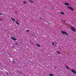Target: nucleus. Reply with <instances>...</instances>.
Here are the masks:
<instances>
[{
  "instance_id": "1",
  "label": "nucleus",
  "mask_w": 76,
  "mask_h": 76,
  "mask_svg": "<svg viewBox=\"0 0 76 76\" xmlns=\"http://www.w3.org/2000/svg\"><path fill=\"white\" fill-rule=\"evenodd\" d=\"M61 33L62 34H64V35H65V34L66 35H67V36L69 35L67 33V32H66V31H62Z\"/></svg>"
},
{
  "instance_id": "2",
  "label": "nucleus",
  "mask_w": 76,
  "mask_h": 76,
  "mask_svg": "<svg viewBox=\"0 0 76 76\" xmlns=\"http://www.w3.org/2000/svg\"><path fill=\"white\" fill-rule=\"evenodd\" d=\"M71 28L72 30V31H73V32H75V28H74L72 26L71 27Z\"/></svg>"
},
{
  "instance_id": "3",
  "label": "nucleus",
  "mask_w": 76,
  "mask_h": 76,
  "mask_svg": "<svg viewBox=\"0 0 76 76\" xmlns=\"http://www.w3.org/2000/svg\"><path fill=\"white\" fill-rule=\"evenodd\" d=\"M71 72H72L73 73H75V74L76 73V71H75L74 70H73V69L71 70Z\"/></svg>"
},
{
  "instance_id": "4",
  "label": "nucleus",
  "mask_w": 76,
  "mask_h": 76,
  "mask_svg": "<svg viewBox=\"0 0 76 76\" xmlns=\"http://www.w3.org/2000/svg\"><path fill=\"white\" fill-rule=\"evenodd\" d=\"M11 38H12L14 41H16L17 40V39H16L14 38L13 37H11Z\"/></svg>"
},
{
  "instance_id": "5",
  "label": "nucleus",
  "mask_w": 76,
  "mask_h": 76,
  "mask_svg": "<svg viewBox=\"0 0 76 76\" xmlns=\"http://www.w3.org/2000/svg\"><path fill=\"white\" fill-rule=\"evenodd\" d=\"M69 9L70 10H72V11H73V10H74L73 8H72V7H69Z\"/></svg>"
},
{
  "instance_id": "6",
  "label": "nucleus",
  "mask_w": 76,
  "mask_h": 76,
  "mask_svg": "<svg viewBox=\"0 0 76 76\" xmlns=\"http://www.w3.org/2000/svg\"><path fill=\"white\" fill-rule=\"evenodd\" d=\"M65 5H66V6H69V4H68V3H65Z\"/></svg>"
},
{
  "instance_id": "7",
  "label": "nucleus",
  "mask_w": 76,
  "mask_h": 76,
  "mask_svg": "<svg viewBox=\"0 0 76 76\" xmlns=\"http://www.w3.org/2000/svg\"><path fill=\"white\" fill-rule=\"evenodd\" d=\"M60 13H61V14H62V15H64V13L63 12H60Z\"/></svg>"
},
{
  "instance_id": "8",
  "label": "nucleus",
  "mask_w": 76,
  "mask_h": 76,
  "mask_svg": "<svg viewBox=\"0 0 76 76\" xmlns=\"http://www.w3.org/2000/svg\"><path fill=\"white\" fill-rule=\"evenodd\" d=\"M11 19H12V20L13 21H15V20L14 19H13V18H11Z\"/></svg>"
},
{
  "instance_id": "9",
  "label": "nucleus",
  "mask_w": 76,
  "mask_h": 76,
  "mask_svg": "<svg viewBox=\"0 0 76 76\" xmlns=\"http://www.w3.org/2000/svg\"><path fill=\"white\" fill-rule=\"evenodd\" d=\"M49 75L50 76H53V75L52 74H49Z\"/></svg>"
},
{
  "instance_id": "10",
  "label": "nucleus",
  "mask_w": 76,
  "mask_h": 76,
  "mask_svg": "<svg viewBox=\"0 0 76 76\" xmlns=\"http://www.w3.org/2000/svg\"><path fill=\"white\" fill-rule=\"evenodd\" d=\"M29 1L30 2V3H33V1H32V0H30Z\"/></svg>"
},
{
  "instance_id": "11",
  "label": "nucleus",
  "mask_w": 76,
  "mask_h": 76,
  "mask_svg": "<svg viewBox=\"0 0 76 76\" xmlns=\"http://www.w3.org/2000/svg\"><path fill=\"white\" fill-rule=\"evenodd\" d=\"M66 67L67 68V69H68V70H69V67H68V66H66Z\"/></svg>"
},
{
  "instance_id": "12",
  "label": "nucleus",
  "mask_w": 76,
  "mask_h": 76,
  "mask_svg": "<svg viewBox=\"0 0 76 76\" xmlns=\"http://www.w3.org/2000/svg\"><path fill=\"white\" fill-rule=\"evenodd\" d=\"M37 46H38V47H40V45H39L38 44H37Z\"/></svg>"
},
{
  "instance_id": "13",
  "label": "nucleus",
  "mask_w": 76,
  "mask_h": 76,
  "mask_svg": "<svg viewBox=\"0 0 76 76\" xmlns=\"http://www.w3.org/2000/svg\"><path fill=\"white\" fill-rule=\"evenodd\" d=\"M57 53H58V54H60V52H59L58 51H57Z\"/></svg>"
},
{
  "instance_id": "14",
  "label": "nucleus",
  "mask_w": 76,
  "mask_h": 76,
  "mask_svg": "<svg viewBox=\"0 0 76 76\" xmlns=\"http://www.w3.org/2000/svg\"><path fill=\"white\" fill-rule=\"evenodd\" d=\"M16 23H17V25H19V23H18V22H15Z\"/></svg>"
},
{
  "instance_id": "15",
  "label": "nucleus",
  "mask_w": 76,
  "mask_h": 76,
  "mask_svg": "<svg viewBox=\"0 0 76 76\" xmlns=\"http://www.w3.org/2000/svg\"><path fill=\"white\" fill-rule=\"evenodd\" d=\"M23 3H25V4H26V2H25V1H23Z\"/></svg>"
},
{
  "instance_id": "16",
  "label": "nucleus",
  "mask_w": 76,
  "mask_h": 76,
  "mask_svg": "<svg viewBox=\"0 0 76 76\" xmlns=\"http://www.w3.org/2000/svg\"><path fill=\"white\" fill-rule=\"evenodd\" d=\"M31 35L32 36H33V37H34V34H31Z\"/></svg>"
},
{
  "instance_id": "17",
  "label": "nucleus",
  "mask_w": 76,
  "mask_h": 76,
  "mask_svg": "<svg viewBox=\"0 0 76 76\" xmlns=\"http://www.w3.org/2000/svg\"><path fill=\"white\" fill-rule=\"evenodd\" d=\"M52 45H54V43H53V42H52Z\"/></svg>"
},
{
  "instance_id": "18",
  "label": "nucleus",
  "mask_w": 76,
  "mask_h": 76,
  "mask_svg": "<svg viewBox=\"0 0 76 76\" xmlns=\"http://www.w3.org/2000/svg\"><path fill=\"white\" fill-rule=\"evenodd\" d=\"M67 8H68V9H69V8H70V7H69V6H68Z\"/></svg>"
},
{
  "instance_id": "19",
  "label": "nucleus",
  "mask_w": 76,
  "mask_h": 76,
  "mask_svg": "<svg viewBox=\"0 0 76 76\" xmlns=\"http://www.w3.org/2000/svg\"><path fill=\"white\" fill-rule=\"evenodd\" d=\"M15 45H18V43H15Z\"/></svg>"
},
{
  "instance_id": "20",
  "label": "nucleus",
  "mask_w": 76,
  "mask_h": 76,
  "mask_svg": "<svg viewBox=\"0 0 76 76\" xmlns=\"http://www.w3.org/2000/svg\"><path fill=\"white\" fill-rule=\"evenodd\" d=\"M27 32H29V30H27Z\"/></svg>"
},
{
  "instance_id": "21",
  "label": "nucleus",
  "mask_w": 76,
  "mask_h": 76,
  "mask_svg": "<svg viewBox=\"0 0 76 76\" xmlns=\"http://www.w3.org/2000/svg\"><path fill=\"white\" fill-rule=\"evenodd\" d=\"M39 19L40 20H41V17H40Z\"/></svg>"
},
{
  "instance_id": "22",
  "label": "nucleus",
  "mask_w": 76,
  "mask_h": 76,
  "mask_svg": "<svg viewBox=\"0 0 76 76\" xmlns=\"http://www.w3.org/2000/svg\"><path fill=\"white\" fill-rule=\"evenodd\" d=\"M0 15H1V14L0 13Z\"/></svg>"
},
{
  "instance_id": "23",
  "label": "nucleus",
  "mask_w": 76,
  "mask_h": 76,
  "mask_svg": "<svg viewBox=\"0 0 76 76\" xmlns=\"http://www.w3.org/2000/svg\"><path fill=\"white\" fill-rule=\"evenodd\" d=\"M55 44H57V43H56V42H55Z\"/></svg>"
},
{
  "instance_id": "24",
  "label": "nucleus",
  "mask_w": 76,
  "mask_h": 76,
  "mask_svg": "<svg viewBox=\"0 0 76 76\" xmlns=\"http://www.w3.org/2000/svg\"><path fill=\"white\" fill-rule=\"evenodd\" d=\"M0 20L1 21V19H0Z\"/></svg>"
}]
</instances>
